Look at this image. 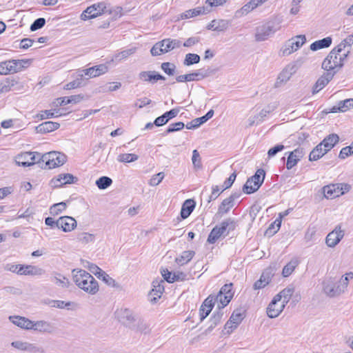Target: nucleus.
Listing matches in <instances>:
<instances>
[{
    "label": "nucleus",
    "instance_id": "f257e3e1",
    "mask_svg": "<svg viewBox=\"0 0 353 353\" xmlns=\"http://www.w3.org/2000/svg\"><path fill=\"white\" fill-rule=\"evenodd\" d=\"M72 274L73 281L80 289L92 295L98 292V282L90 273L82 269H74Z\"/></svg>",
    "mask_w": 353,
    "mask_h": 353
},
{
    "label": "nucleus",
    "instance_id": "f03ea898",
    "mask_svg": "<svg viewBox=\"0 0 353 353\" xmlns=\"http://www.w3.org/2000/svg\"><path fill=\"white\" fill-rule=\"evenodd\" d=\"M280 23L274 20L267 21L255 28L254 39L257 42L266 41L281 29Z\"/></svg>",
    "mask_w": 353,
    "mask_h": 353
},
{
    "label": "nucleus",
    "instance_id": "7ed1b4c3",
    "mask_svg": "<svg viewBox=\"0 0 353 353\" xmlns=\"http://www.w3.org/2000/svg\"><path fill=\"white\" fill-rule=\"evenodd\" d=\"M347 289L346 279H340L336 281L334 278H329L323 283V291L329 297L333 298L340 296Z\"/></svg>",
    "mask_w": 353,
    "mask_h": 353
},
{
    "label": "nucleus",
    "instance_id": "20e7f679",
    "mask_svg": "<svg viewBox=\"0 0 353 353\" xmlns=\"http://www.w3.org/2000/svg\"><path fill=\"white\" fill-rule=\"evenodd\" d=\"M66 157L63 154L57 152H50L42 156L40 155L38 163L44 169H52L64 164Z\"/></svg>",
    "mask_w": 353,
    "mask_h": 353
},
{
    "label": "nucleus",
    "instance_id": "39448f33",
    "mask_svg": "<svg viewBox=\"0 0 353 353\" xmlns=\"http://www.w3.org/2000/svg\"><path fill=\"white\" fill-rule=\"evenodd\" d=\"M235 226L236 224L233 220L231 219H225L212 230L208 237V242L214 243L220 237L225 236L230 231L234 230Z\"/></svg>",
    "mask_w": 353,
    "mask_h": 353
},
{
    "label": "nucleus",
    "instance_id": "423d86ee",
    "mask_svg": "<svg viewBox=\"0 0 353 353\" xmlns=\"http://www.w3.org/2000/svg\"><path fill=\"white\" fill-rule=\"evenodd\" d=\"M31 63L30 59H11L0 63V74L6 75L20 72L28 67Z\"/></svg>",
    "mask_w": 353,
    "mask_h": 353
},
{
    "label": "nucleus",
    "instance_id": "0eeeda50",
    "mask_svg": "<svg viewBox=\"0 0 353 353\" xmlns=\"http://www.w3.org/2000/svg\"><path fill=\"white\" fill-rule=\"evenodd\" d=\"M345 59V54L330 52L322 63V68L328 72H333L334 74L342 68Z\"/></svg>",
    "mask_w": 353,
    "mask_h": 353
},
{
    "label": "nucleus",
    "instance_id": "6e6552de",
    "mask_svg": "<svg viewBox=\"0 0 353 353\" xmlns=\"http://www.w3.org/2000/svg\"><path fill=\"white\" fill-rule=\"evenodd\" d=\"M179 39H165L156 43L150 50L152 56H158L179 48L181 46Z\"/></svg>",
    "mask_w": 353,
    "mask_h": 353
},
{
    "label": "nucleus",
    "instance_id": "1a4fd4ad",
    "mask_svg": "<svg viewBox=\"0 0 353 353\" xmlns=\"http://www.w3.org/2000/svg\"><path fill=\"white\" fill-rule=\"evenodd\" d=\"M306 42V37L304 34H299L287 40L282 46L280 52L282 56H289L297 51Z\"/></svg>",
    "mask_w": 353,
    "mask_h": 353
},
{
    "label": "nucleus",
    "instance_id": "9d476101",
    "mask_svg": "<svg viewBox=\"0 0 353 353\" xmlns=\"http://www.w3.org/2000/svg\"><path fill=\"white\" fill-rule=\"evenodd\" d=\"M265 175V171L259 169L254 176L247 180L243 188V192L250 194L258 190L264 181Z\"/></svg>",
    "mask_w": 353,
    "mask_h": 353
},
{
    "label": "nucleus",
    "instance_id": "9b49d317",
    "mask_svg": "<svg viewBox=\"0 0 353 353\" xmlns=\"http://www.w3.org/2000/svg\"><path fill=\"white\" fill-rule=\"evenodd\" d=\"M116 315L119 321L124 325L132 328L134 325L138 314H135L132 310L128 308H121L117 310Z\"/></svg>",
    "mask_w": 353,
    "mask_h": 353
},
{
    "label": "nucleus",
    "instance_id": "f8f14e48",
    "mask_svg": "<svg viewBox=\"0 0 353 353\" xmlns=\"http://www.w3.org/2000/svg\"><path fill=\"white\" fill-rule=\"evenodd\" d=\"M106 3L100 2L88 7L81 14V19L83 21L94 19L102 14L106 9Z\"/></svg>",
    "mask_w": 353,
    "mask_h": 353
},
{
    "label": "nucleus",
    "instance_id": "ddd939ff",
    "mask_svg": "<svg viewBox=\"0 0 353 353\" xmlns=\"http://www.w3.org/2000/svg\"><path fill=\"white\" fill-rule=\"evenodd\" d=\"M40 154L38 152H26L16 157V163L19 165L28 167L38 163Z\"/></svg>",
    "mask_w": 353,
    "mask_h": 353
},
{
    "label": "nucleus",
    "instance_id": "4468645a",
    "mask_svg": "<svg viewBox=\"0 0 353 353\" xmlns=\"http://www.w3.org/2000/svg\"><path fill=\"white\" fill-rule=\"evenodd\" d=\"M77 178L69 173L59 174L50 180V185L52 188H60L63 185L75 183Z\"/></svg>",
    "mask_w": 353,
    "mask_h": 353
},
{
    "label": "nucleus",
    "instance_id": "2eb2a0df",
    "mask_svg": "<svg viewBox=\"0 0 353 353\" xmlns=\"http://www.w3.org/2000/svg\"><path fill=\"white\" fill-rule=\"evenodd\" d=\"M298 70V65L296 63H291L287 65L285 68L279 74L276 82V86L279 87L283 83L288 82L292 76L296 73Z\"/></svg>",
    "mask_w": 353,
    "mask_h": 353
},
{
    "label": "nucleus",
    "instance_id": "dca6fc26",
    "mask_svg": "<svg viewBox=\"0 0 353 353\" xmlns=\"http://www.w3.org/2000/svg\"><path fill=\"white\" fill-rule=\"evenodd\" d=\"M344 231L341 225H336L326 236L325 243L329 248H334L343 238Z\"/></svg>",
    "mask_w": 353,
    "mask_h": 353
},
{
    "label": "nucleus",
    "instance_id": "f3484780",
    "mask_svg": "<svg viewBox=\"0 0 353 353\" xmlns=\"http://www.w3.org/2000/svg\"><path fill=\"white\" fill-rule=\"evenodd\" d=\"M77 221L72 216H63L57 219V227L65 232L72 231L77 228Z\"/></svg>",
    "mask_w": 353,
    "mask_h": 353
},
{
    "label": "nucleus",
    "instance_id": "a211bd4d",
    "mask_svg": "<svg viewBox=\"0 0 353 353\" xmlns=\"http://www.w3.org/2000/svg\"><path fill=\"white\" fill-rule=\"evenodd\" d=\"M285 307L284 304L274 297L267 307V314L271 319L276 318L283 312Z\"/></svg>",
    "mask_w": 353,
    "mask_h": 353
},
{
    "label": "nucleus",
    "instance_id": "6ab92c4d",
    "mask_svg": "<svg viewBox=\"0 0 353 353\" xmlns=\"http://www.w3.org/2000/svg\"><path fill=\"white\" fill-rule=\"evenodd\" d=\"M305 152L302 148H297L290 152L286 163L288 170H291L304 157Z\"/></svg>",
    "mask_w": 353,
    "mask_h": 353
},
{
    "label": "nucleus",
    "instance_id": "aec40b11",
    "mask_svg": "<svg viewBox=\"0 0 353 353\" xmlns=\"http://www.w3.org/2000/svg\"><path fill=\"white\" fill-rule=\"evenodd\" d=\"M214 296L210 295L205 299L199 309L200 321H203L211 312L214 305Z\"/></svg>",
    "mask_w": 353,
    "mask_h": 353
},
{
    "label": "nucleus",
    "instance_id": "412c9836",
    "mask_svg": "<svg viewBox=\"0 0 353 353\" xmlns=\"http://www.w3.org/2000/svg\"><path fill=\"white\" fill-rule=\"evenodd\" d=\"M30 330L42 333H52L54 331V327L50 323L44 320L31 321Z\"/></svg>",
    "mask_w": 353,
    "mask_h": 353
},
{
    "label": "nucleus",
    "instance_id": "4be33fe9",
    "mask_svg": "<svg viewBox=\"0 0 353 353\" xmlns=\"http://www.w3.org/2000/svg\"><path fill=\"white\" fill-rule=\"evenodd\" d=\"M274 275V270L272 268L266 269L261 274L260 279L254 284V290L262 289L265 287L271 281Z\"/></svg>",
    "mask_w": 353,
    "mask_h": 353
},
{
    "label": "nucleus",
    "instance_id": "5701e85b",
    "mask_svg": "<svg viewBox=\"0 0 353 353\" xmlns=\"http://www.w3.org/2000/svg\"><path fill=\"white\" fill-rule=\"evenodd\" d=\"M164 281L162 279H156L152 282V289L150 292L151 302L155 303L159 299L164 292Z\"/></svg>",
    "mask_w": 353,
    "mask_h": 353
},
{
    "label": "nucleus",
    "instance_id": "b1692460",
    "mask_svg": "<svg viewBox=\"0 0 353 353\" xmlns=\"http://www.w3.org/2000/svg\"><path fill=\"white\" fill-rule=\"evenodd\" d=\"M209 13V10L208 8H204L203 6L197 7L194 9H190L185 11L184 12L180 14L177 17V20H183L187 19H190L199 15L207 14Z\"/></svg>",
    "mask_w": 353,
    "mask_h": 353
},
{
    "label": "nucleus",
    "instance_id": "393cba45",
    "mask_svg": "<svg viewBox=\"0 0 353 353\" xmlns=\"http://www.w3.org/2000/svg\"><path fill=\"white\" fill-rule=\"evenodd\" d=\"M50 280L53 284L62 288H68L70 284L66 276L56 271L51 273Z\"/></svg>",
    "mask_w": 353,
    "mask_h": 353
},
{
    "label": "nucleus",
    "instance_id": "a878e982",
    "mask_svg": "<svg viewBox=\"0 0 353 353\" xmlns=\"http://www.w3.org/2000/svg\"><path fill=\"white\" fill-rule=\"evenodd\" d=\"M108 70L107 65L104 64L97 65L82 70L83 74L88 76L89 78H94L106 73Z\"/></svg>",
    "mask_w": 353,
    "mask_h": 353
},
{
    "label": "nucleus",
    "instance_id": "bb28decb",
    "mask_svg": "<svg viewBox=\"0 0 353 353\" xmlns=\"http://www.w3.org/2000/svg\"><path fill=\"white\" fill-rule=\"evenodd\" d=\"M19 270V275L23 276H41L45 273V271L37 266L32 265H22Z\"/></svg>",
    "mask_w": 353,
    "mask_h": 353
},
{
    "label": "nucleus",
    "instance_id": "cd10ccee",
    "mask_svg": "<svg viewBox=\"0 0 353 353\" xmlns=\"http://www.w3.org/2000/svg\"><path fill=\"white\" fill-rule=\"evenodd\" d=\"M334 72H326L316 82L313 88V93H317L322 90L333 78Z\"/></svg>",
    "mask_w": 353,
    "mask_h": 353
},
{
    "label": "nucleus",
    "instance_id": "c85d7f7f",
    "mask_svg": "<svg viewBox=\"0 0 353 353\" xmlns=\"http://www.w3.org/2000/svg\"><path fill=\"white\" fill-rule=\"evenodd\" d=\"M9 321L14 325L20 327L21 329L30 330L31 320L21 316L14 315L8 317Z\"/></svg>",
    "mask_w": 353,
    "mask_h": 353
},
{
    "label": "nucleus",
    "instance_id": "c756f323",
    "mask_svg": "<svg viewBox=\"0 0 353 353\" xmlns=\"http://www.w3.org/2000/svg\"><path fill=\"white\" fill-rule=\"evenodd\" d=\"M139 78L141 81L156 83L159 80H165V77L160 74L156 73L155 71H143L139 74Z\"/></svg>",
    "mask_w": 353,
    "mask_h": 353
},
{
    "label": "nucleus",
    "instance_id": "7c9ffc66",
    "mask_svg": "<svg viewBox=\"0 0 353 353\" xmlns=\"http://www.w3.org/2000/svg\"><path fill=\"white\" fill-rule=\"evenodd\" d=\"M179 112V108H174L171 110L165 112L163 115L157 117L154 121V123L157 126H162L167 123L168 121L172 118H174L176 117V115Z\"/></svg>",
    "mask_w": 353,
    "mask_h": 353
},
{
    "label": "nucleus",
    "instance_id": "2f4dec72",
    "mask_svg": "<svg viewBox=\"0 0 353 353\" xmlns=\"http://www.w3.org/2000/svg\"><path fill=\"white\" fill-rule=\"evenodd\" d=\"M294 292V288L292 285H288L283 290H281L279 293L276 294L274 297H275L278 301H281L283 304L286 305V304L290 300L292 294Z\"/></svg>",
    "mask_w": 353,
    "mask_h": 353
},
{
    "label": "nucleus",
    "instance_id": "473e14b6",
    "mask_svg": "<svg viewBox=\"0 0 353 353\" xmlns=\"http://www.w3.org/2000/svg\"><path fill=\"white\" fill-rule=\"evenodd\" d=\"M323 192L325 198L333 199L343 194L337 184H330L323 188Z\"/></svg>",
    "mask_w": 353,
    "mask_h": 353
},
{
    "label": "nucleus",
    "instance_id": "72a5a7b5",
    "mask_svg": "<svg viewBox=\"0 0 353 353\" xmlns=\"http://www.w3.org/2000/svg\"><path fill=\"white\" fill-rule=\"evenodd\" d=\"M353 108V99H347L343 101H341L336 105L333 106L330 109V112H345L350 109Z\"/></svg>",
    "mask_w": 353,
    "mask_h": 353
},
{
    "label": "nucleus",
    "instance_id": "f704fd0d",
    "mask_svg": "<svg viewBox=\"0 0 353 353\" xmlns=\"http://www.w3.org/2000/svg\"><path fill=\"white\" fill-rule=\"evenodd\" d=\"M214 115V110H210L207 112V114L201 117L196 118L192 120L191 122L188 123L186 125V128L189 130L194 129L199 127L201 124L206 122L208 119L212 118Z\"/></svg>",
    "mask_w": 353,
    "mask_h": 353
},
{
    "label": "nucleus",
    "instance_id": "c9c22d12",
    "mask_svg": "<svg viewBox=\"0 0 353 353\" xmlns=\"http://www.w3.org/2000/svg\"><path fill=\"white\" fill-rule=\"evenodd\" d=\"M223 313L221 312H214L209 321L208 327L201 334L202 335H208L214 328L220 323Z\"/></svg>",
    "mask_w": 353,
    "mask_h": 353
},
{
    "label": "nucleus",
    "instance_id": "e433bc0d",
    "mask_svg": "<svg viewBox=\"0 0 353 353\" xmlns=\"http://www.w3.org/2000/svg\"><path fill=\"white\" fill-rule=\"evenodd\" d=\"M59 126L60 124L59 123L53 121H46L39 125L36 128V130L39 133H48L58 129Z\"/></svg>",
    "mask_w": 353,
    "mask_h": 353
},
{
    "label": "nucleus",
    "instance_id": "4c0bfd02",
    "mask_svg": "<svg viewBox=\"0 0 353 353\" xmlns=\"http://www.w3.org/2000/svg\"><path fill=\"white\" fill-rule=\"evenodd\" d=\"M332 38L327 37L313 42L310 45V48L312 51H316L321 49L326 48L330 46V45L332 44Z\"/></svg>",
    "mask_w": 353,
    "mask_h": 353
},
{
    "label": "nucleus",
    "instance_id": "58836bf2",
    "mask_svg": "<svg viewBox=\"0 0 353 353\" xmlns=\"http://www.w3.org/2000/svg\"><path fill=\"white\" fill-rule=\"evenodd\" d=\"M195 208V202L192 199H187L181 210V216L185 219L188 218Z\"/></svg>",
    "mask_w": 353,
    "mask_h": 353
},
{
    "label": "nucleus",
    "instance_id": "ea45409f",
    "mask_svg": "<svg viewBox=\"0 0 353 353\" xmlns=\"http://www.w3.org/2000/svg\"><path fill=\"white\" fill-rule=\"evenodd\" d=\"M339 141V137L336 134H331L326 137L321 143L325 148V150L330 151Z\"/></svg>",
    "mask_w": 353,
    "mask_h": 353
},
{
    "label": "nucleus",
    "instance_id": "a19ab883",
    "mask_svg": "<svg viewBox=\"0 0 353 353\" xmlns=\"http://www.w3.org/2000/svg\"><path fill=\"white\" fill-rule=\"evenodd\" d=\"M328 151L325 150V148L321 145V143L318 144L310 152L309 155V160L317 161L325 155Z\"/></svg>",
    "mask_w": 353,
    "mask_h": 353
},
{
    "label": "nucleus",
    "instance_id": "79ce46f5",
    "mask_svg": "<svg viewBox=\"0 0 353 353\" xmlns=\"http://www.w3.org/2000/svg\"><path fill=\"white\" fill-rule=\"evenodd\" d=\"M205 77L204 75L201 74L199 72H192L186 74H181L176 77L177 82H187L197 81Z\"/></svg>",
    "mask_w": 353,
    "mask_h": 353
},
{
    "label": "nucleus",
    "instance_id": "37998d69",
    "mask_svg": "<svg viewBox=\"0 0 353 353\" xmlns=\"http://www.w3.org/2000/svg\"><path fill=\"white\" fill-rule=\"evenodd\" d=\"M195 252L192 250L183 251L178 257L176 258L175 261L179 265L187 264L194 256Z\"/></svg>",
    "mask_w": 353,
    "mask_h": 353
},
{
    "label": "nucleus",
    "instance_id": "c03bdc74",
    "mask_svg": "<svg viewBox=\"0 0 353 353\" xmlns=\"http://www.w3.org/2000/svg\"><path fill=\"white\" fill-rule=\"evenodd\" d=\"M299 261L297 259H292L289 263H288L283 268L282 271V275L284 277L289 276L298 266Z\"/></svg>",
    "mask_w": 353,
    "mask_h": 353
},
{
    "label": "nucleus",
    "instance_id": "a18cd8bd",
    "mask_svg": "<svg viewBox=\"0 0 353 353\" xmlns=\"http://www.w3.org/2000/svg\"><path fill=\"white\" fill-rule=\"evenodd\" d=\"M253 10H254V6H252V3L250 1L248 3L245 4L242 8L237 10L234 12V17L236 18H241L243 16L247 15L248 13L252 12Z\"/></svg>",
    "mask_w": 353,
    "mask_h": 353
},
{
    "label": "nucleus",
    "instance_id": "49530a36",
    "mask_svg": "<svg viewBox=\"0 0 353 353\" xmlns=\"http://www.w3.org/2000/svg\"><path fill=\"white\" fill-rule=\"evenodd\" d=\"M234 205V199L232 196H230L225 199H224L221 204L220 205L219 208V213L220 214H225L227 213L229 210L232 208Z\"/></svg>",
    "mask_w": 353,
    "mask_h": 353
},
{
    "label": "nucleus",
    "instance_id": "de8ad7c7",
    "mask_svg": "<svg viewBox=\"0 0 353 353\" xmlns=\"http://www.w3.org/2000/svg\"><path fill=\"white\" fill-rule=\"evenodd\" d=\"M245 317L244 312L242 309H236L232 314L230 317V322L239 325Z\"/></svg>",
    "mask_w": 353,
    "mask_h": 353
},
{
    "label": "nucleus",
    "instance_id": "09e8293b",
    "mask_svg": "<svg viewBox=\"0 0 353 353\" xmlns=\"http://www.w3.org/2000/svg\"><path fill=\"white\" fill-rule=\"evenodd\" d=\"M148 328V325L146 321L139 316L131 329L139 332H145Z\"/></svg>",
    "mask_w": 353,
    "mask_h": 353
},
{
    "label": "nucleus",
    "instance_id": "8fccbe9b",
    "mask_svg": "<svg viewBox=\"0 0 353 353\" xmlns=\"http://www.w3.org/2000/svg\"><path fill=\"white\" fill-rule=\"evenodd\" d=\"M66 208L67 205L65 202L55 203L50 208V213L52 216H57L63 212Z\"/></svg>",
    "mask_w": 353,
    "mask_h": 353
},
{
    "label": "nucleus",
    "instance_id": "3c124183",
    "mask_svg": "<svg viewBox=\"0 0 353 353\" xmlns=\"http://www.w3.org/2000/svg\"><path fill=\"white\" fill-rule=\"evenodd\" d=\"M77 240L83 244L93 243L95 241V234L88 232H81L78 235Z\"/></svg>",
    "mask_w": 353,
    "mask_h": 353
},
{
    "label": "nucleus",
    "instance_id": "603ef678",
    "mask_svg": "<svg viewBox=\"0 0 353 353\" xmlns=\"http://www.w3.org/2000/svg\"><path fill=\"white\" fill-rule=\"evenodd\" d=\"M232 296V294L223 295L219 294L216 296H214L215 301L219 303L218 307L221 309L226 306L230 301Z\"/></svg>",
    "mask_w": 353,
    "mask_h": 353
},
{
    "label": "nucleus",
    "instance_id": "864d4df0",
    "mask_svg": "<svg viewBox=\"0 0 353 353\" xmlns=\"http://www.w3.org/2000/svg\"><path fill=\"white\" fill-rule=\"evenodd\" d=\"M200 59V57L198 54L194 53H188L185 55V59L183 61V65L190 66L191 65L199 63Z\"/></svg>",
    "mask_w": 353,
    "mask_h": 353
},
{
    "label": "nucleus",
    "instance_id": "5fc2aeb1",
    "mask_svg": "<svg viewBox=\"0 0 353 353\" xmlns=\"http://www.w3.org/2000/svg\"><path fill=\"white\" fill-rule=\"evenodd\" d=\"M138 155L135 154H121L118 156L117 160L121 163H131L138 159Z\"/></svg>",
    "mask_w": 353,
    "mask_h": 353
},
{
    "label": "nucleus",
    "instance_id": "6e6d98bb",
    "mask_svg": "<svg viewBox=\"0 0 353 353\" xmlns=\"http://www.w3.org/2000/svg\"><path fill=\"white\" fill-rule=\"evenodd\" d=\"M228 26L229 22L226 20H219L218 21L214 20L212 21V27L214 28V30L224 31Z\"/></svg>",
    "mask_w": 353,
    "mask_h": 353
},
{
    "label": "nucleus",
    "instance_id": "4d7b16f0",
    "mask_svg": "<svg viewBox=\"0 0 353 353\" xmlns=\"http://www.w3.org/2000/svg\"><path fill=\"white\" fill-rule=\"evenodd\" d=\"M112 183V179L108 176H101L96 181L97 186L101 190L106 189Z\"/></svg>",
    "mask_w": 353,
    "mask_h": 353
},
{
    "label": "nucleus",
    "instance_id": "13d9d810",
    "mask_svg": "<svg viewBox=\"0 0 353 353\" xmlns=\"http://www.w3.org/2000/svg\"><path fill=\"white\" fill-rule=\"evenodd\" d=\"M136 50L137 48L134 47L123 50L115 55V59L121 61L123 59H127L128 57L135 53Z\"/></svg>",
    "mask_w": 353,
    "mask_h": 353
},
{
    "label": "nucleus",
    "instance_id": "bf43d9fd",
    "mask_svg": "<svg viewBox=\"0 0 353 353\" xmlns=\"http://www.w3.org/2000/svg\"><path fill=\"white\" fill-rule=\"evenodd\" d=\"M161 69L169 76L174 75L176 70V65L170 62H164L161 64Z\"/></svg>",
    "mask_w": 353,
    "mask_h": 353
},
{
    "label": "nucleus",
    "instance_id": "052dcab7",
    "mask_svg": "<svg viewBox=\"0 0 353 353\" xmlns=\"http://www.w3.org/2000/svg\"><path fill=\"white\" fill-rule=\"evenodd\" d=\"M61 115H63V114L60 113L59 110H49L42 111L41 113L40 114V118H41V119H49V118L60 117Z\"/></svg>",
    "mask_w": 353,
    "mask_h": 353
},
{
    "label": "nucleus",
    "instance_id": "680f3d73",
    "mask_svg": "<svg viewBox=\"0 0 353 353\" xmlns=\"http://www.w3.org/2000/svg\"><path fill=\"white\" fill-rule=\"evenodd\" d=\"M192 162L195 169H201L202 167L201 158L197 150L192 151Z\"/></svg>",
    "mask_w": 353,
    "mask_h": 353
},
{
    "label": "nucleus",
    "instance_id": "e2e57ef3",
    "mask_svg": "<svg viewBox=\"0 0 353 353\" xmlns=\"http://www.w3.org/2000/svg\"><path fill=\"white\" fill-rule=\"evenodd\" d=\"M332 52H334L335 53L345 54L346 59L350 52V49L348 48L347 46L345 45L342 41L336 47L332 50Z\"/></svg>",
    "mask_w": 353,
    "mask_h": 353
},
{
    "label": "nucleus",
    "instance_id": "0e129e2a",
    "mask_svg": "<svg viewBox=\"0 0 353 353\" xmlns=\"http://www.w3.org/2000/svg\"><path fill=\"white\" fill-rule=\"evenodd\" d=\"M164 176H165V174L162 172L153 175L149 181V185L151 186L158 185L162 181Z\"/></svg>",
    "mask_w": 353,
    "mask_h": 353
},
{
    "label": "nucleus",
    "instance_id": "69168bd1",
    "mask_svg": "<svg viewBox=\"0 0 353 353\" xmlns=\"http://www.w3.org/2000/svg\"><path fill=\"white\" fill-rule=\"evenodd\" d=\"M97 277L110 286L114 285L115 281L104 271L101 272V274Z\"/></svg>",
    "mask_w": 353,
    "mask_h": 353
},
{
    "label": "nucleus",
    "instance_id": "338daca9",
    "mask_svg": "<svg viewBox=\"0 0 353 353\" xmlns=\"http://www.w3.org/2000/svg\"><path fill=\"white\" fill-rule=\"evenodd\" d=\"M21 266L22 265L21 264L7 263L4 265L3 269L6 271H9L19 275V272H21L19 270Z\"/></svg>",
    "mask_w": 353,
    "mask_h": 353
},
{
    "label": "nucleus",
    "instance_id": "774afa93",
    "mask_svg": "<svg viewBox=\"0 0 353 353\" xmlns=\"http://www.w3.org/2000/svg\"><path fill=\"white\" fill-rule=\"evenodd\" d=\"M14 85L12 81L6 80L0 83V93H6L10 91L12 87Z\"/></svg>",
    "mask_w": 353,
    "mask_h": 353
}]
</instances>
